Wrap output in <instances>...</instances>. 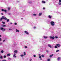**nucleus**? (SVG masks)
<instances>
[{
	"mask_svg": "<svg viewBox=\"0 0 61 61\" xmlns=\"http://www.w3.org/2000/svg\"><path fill=\"white\" fill-rule=\"evenodd\" d=\"M4 19L5 20H7V18L6 17L5 18V17H4V16H3L2 18H1L0 19V21H1V20H2V19H4Z\"/></svg>",
	"mask_w": 61,
	"mask_h": 61,
	"instance_id": "obj_1",
	"label": "nucleus"
},
{
	"mask_svg": "<svg viewBox=\"0 0 61 61\" xmlns=\"http://www.w3.org/2000/svg\"><path fill=\"white\" fill-rule=\"evenodd\" d=\"M0 29L1 30H2L3 31H5L6 30V29H5L4 28H1Z\"/></svg>",
	"mask_w": 61,
	"mask_h": 61,
	"instance_id": "obj_2",
	"label": "nucleus"
},
{
	"mask_svg": "<svg viewBox=\"0 0 61 61\" xmlns=\"http://www.w3.org/2000/svg\"><path fill=\"white\" fill-rule=\"evenodd\" d=\"M1 10L2 11H3V12L4 11V12H5V13H6L7 11L6 10L2 9Z\"/></svg>",
	"mask_w": 61,
	"mask_h": 61,
	"instance_id": "obj_3",
	"label": "nucleus"
},
{
	"mask_svg": "<svg viewBox=\"0 0 61 61\" xmlns=\"http://www.w3.org/2000/svg\"><path fill=\"white\" fill-rule=\"evenodd\" d=\"M51 25H54V22L53 21H51Z\"/></svg>",
	"mask_w": 61,
	"mask_h": 61,
	"instance_id": "obj_4",
	"label": "nucleus"
},
{
	"mask_svg": "<svg viewBox=\"0 0 61 61\" xmlns=\"http://www.w3.org/2000/svg\"><path fill=\"white\" fill-rule=\"evenodd\" d=\"M56 46H57L59 47L60 46V45L59 44H56Z\"/></svg>",
	"mask_w": 61,
	"mask_h": 61,
	"instance_id": "obj_5",
	"label": "nucleus"
},
{
	"mask_svg": "<svg viewBox=\"0 0 61 61\" xmlns=\"http://www.w3.org/2000/svg\"><path fill=\"white\" fill-rule=\"evenodd\" d=\"M2 26H3V27H6V25H1Z\"/></svg>",
	"mask_w": 61,
	"mask_h": 61,
	"instance_id": "obj_6",
	"label": "nucleus"
},
{
	"mask_svg": "<svg viewBox=\"0 0 61 61\" xmlns=\"http://www.w3.org/2000/svg\"><path fill=\"white\" fill-rule=\"evenodd\" d=\"M25 33H26V35H28L29 33H28V32H27V31H24Z\"/></svg>",
	"mask_w": 61,
	"mask_h": 61,
	"instance_id": "obj_7",
	"label": "nucleus"
},
{
	"mask_svg": "<svg viewBox=\"0 0 61 61\" xmlns=\"http://www.w3.org/2000/svg\"><path fill=\"white\" fill-rule=\"evenodd\" d=\"M50 38L51 39H54V36L52 37L51 36H50Z\"/></svg>",
	"mask_w": 61,
	"mask_h": 61,
	"instance_id": "obj_8",
	"label": "nucleus"
},
{
	"mask_svg": "<svg viewBox=\"0 0 61 61\" xmlns=\"http://www.w3.org/2000/svg\"><path fill=\"white\" fill-rule=\"evenodd\" d=\"M16 32H19V30L17 29L16 30Z\"/></svg>",
	"mask_w": 61,
	"mask_h": 61,
	"instance_id": "obj_9",
	"label": "nucleus"
},
{
	"mask_svg": "<svg viewBox=\"0 0 61 61\" xmlns=\"http://www.w3.org/2000/svg\"><path fill=\"white\" fill-rule=\"evenodd\" d=\"M60 59V57H58L57 59V60L58 61H59V60Z\"/></svg>",
	"mask_w": 61,
	"mask_h": 61,
	"instance_id": "obj_10",
	"label": "nucleus"
},
{
	"mask_svg": "<svg viewBox=\"0 0 61 61\" xmlns=\"http://www.w3.org/2000/svg\"><path fill=\"white\" fill-rule=\"evenodd\" d=\"M54 56V55L53 54H52L51 55H50V58H51L52 57V56Z\"/></svg>",
	"mask_w": 61,
	"mask_h": 61,
	"instance_id": "obj_11",
	"label": "nucleus"
},
{
	"mask_svg": "<svg viewBox=\"0 0 61 61\" xmlns=\"http://www.w3.org/2000/svg\"><path fill=\"white\" fill-rule=\"evenodd\" d=\"M55 38H58V37L57 36H56L55 37H54V39Z\"/></svg>",
	"mask_w": 61,
	"mask_h": 61,
	"instance_id": "obj_12",
	"label": "nucleus"
},
{
	"mask_svg": "<svg viewBox=\"0 0 61 61\" xmlns=\"http://www.w3.org/2000/svg\"><path fill=\"white\" fill-rule=\"evenodd\" d=\"M48 46L49 47H50V48H51L52 47H51V45L50 44H48Z\"/></svg>",
	"mask_w": 61,
	"mask_h": 61,
	"instance_id": "obj_13",
	"label": "nucleus"
},
{
	"mask_svg": "<svg viewBox=\"0 0 61 61\" xmlns=\"http://www.w3.org/2000/svg\"><path fill=\"white\" fill-rule=\"evenodd\" d=\"M10 55H11V54L10 53H9V54H8L7 56H10Z\"/></svg>",
	"mask_w": 61,
	"mask_h": 61,
	"instance_id": "obj_14",
	"label": "nucleus"
},
{
	"mask_svg": "<svg viewBox=\"0 0 61 61\" xmlns=\"http://www.w3.org/2000/svg\"><path fill=\"white\" fill-rule=\"evenodd\" d=\"M48 17L49 18H51V16L50 15H49L48 16Z\"/></svg>",
	"mask_w": 61,
	"mask_h": 61,
	"instance_id": "obj_15",
	"label": "nucleus"
},
{
	"mask_svg": "<svg viewBox=\"0 0 61 61\" xmlns=\"http://www.w3.org/2000/svg\"><path fill=\"white\" fill-rule=\"evenodd\" d=\"M42 3H44V4L45 3H46L45 1H42Z\"/></svg>",
	"mask_w": 61,
	"mask_h": 61,
	"instance_id": "obj_16",
	"label": "nucleus"
},
{
	"mask_svg": "<svg viewBox=\"0 0 61 61\" xmlns=\"http://www.w3.org/2000/svg\"><path fill=\"white\" fill-rule=\"evenodd\" d=\"M44 38H45V39L47 38V36H44Z\"/></svg>",
	"mask_w": 61,
	"mask_h": 61,
	"instance_id": "obj_17",
	"label": "nucleus"
},
{
	"mask_svg": "<svg viewBox=\"0 0 61 61\" xmlns=\"http://www.w3.org/2000/svg\"><path fill=\"white\" fill-rule=\"evenodd\" d=\"M41 56L42 57H45V56H44V55H41Z\"/></svg>",
	"mask_w": 61,
	"mask_h": 61,
	"instance_id": "obj_18",
	"label": "nucleus"
},
{
	"mask_svg": "<svg viewBox=\"0 0 61 61\" xmlns=\"http://www.w3.org/2000/svg\"><path fill=\"white\" fill-rule=\"evenodd\" d=\"M55 48H57L58 47H57V46L56 45L55 46Z\"/></svg>",
	"mask_w": 61,
	"mask_h": 61,
	"instance_id": "obj_19",
	"label": "nucleus"
},
{
	"mask_svg": "<svg viewBox=\"0 0 61 61\" xmlns=\"http://www.w3.org/2000/svg\"><path fill=\"white\" fill-rule=\"evenodd\" d=\"M17 51L16 50H15L14 51V53H17Z\"/></svg>",
	"mask_w": 61,
	"mask_h": 61,
	"instance_id": "obj_20",
	"label": "nucleus"
},
{
	"mask_svg": "<svg viewBox=\"0 0 61 61\" xmlns=\"http://www.w3.org/2000/svg\"><path fill=\"white\" fill-rule=\"evenodd\" d=\"M58 4H59V5H61V3L60 2H59L58 3Z\"/></svg>",
	"mask_w": 61,
	"mask_h": 61,
	"instance_id": "obj_21",
	"label": "nucleus"
},
{
	"mask_svg": "<svg viewBox=\"0 0 61 61\" xmlns=\"http://www.w3.org/2000/svg\"><path fill=\"white\" fill-rule=\"evenodd\" d=\"M42 15V13H40L39 14V15L40 16V15Z\"/></svg>",
	"mask_w": 61,
	"mask_h": 61,
	"instance_id": "obj_22",
	"label": "nucleus"
},
{
	"mask_svg": "<svg viewBox=\"0 0 61 61\" xmlns=\"http://www.w3.org/2000/svg\"><path fill=\"white\" fill-rule=\"evenodd\" d=\"M2 24H5V22L2 21Z\"/></svg>",
	"mask_w": 61,
	"mask_h": 61,
	"instance_id": "obj_23",
	"label": "nucleus"
},
{
	"mask_svg": "<svg viewBox=\"0 0 61 61\" xmlns=\"http://www.w3.org/2000/svg\"><path fill=\"white\" fill-rule=\"evenodd\" d=\"M0 59H2V58H3V56H1L0 57Z\"/></svg>",
	"mask_w": 61,
	"mask_h": 61,
	"instance_id": "obj_24",
	"label": "nucleus"
},
{
	"mask_svg": "<svg viewBox=\"0 0 61 61\" xmlns=\"http://www.w3.org/2000/svg\"><path fill=\"white\" fill-rule=\"evenodd\" d=\"M9 19H7V22H9Z\"/></svg>",
	"mask_w": 61,
	"mask_h": 61,
	"instance_id": "obj_25",
	"label": "nucleus"
},
{
	"mask_svg": "<svg viewBox=\"0 0 61 61\" xmlns=\"http://www.w3.org/2000/svg\"><path fill=\"white\" fill-rule=\"evenodd\" d=\"M13 57H16V56H15V55H13Z\"/></svg>",
	"mask_w": 61,
	"mask_h": 61,
	"instance_id": "obj_26",
	"label": "nucleus"
},
{
	"mask_svg": "<svg viewBox=\"0 0 61 61\" xmlns=\"http://www.w3.org/2000/svg\"><path fill=\"white\" fill-rule=\"evenodd\" d=\"M59 52V50H57L56 51V52Z\"/></svg>",
	"mask_w": 61,
	"mask_h": 61,
	"instance_id": "obj_27",
	"label": "nucleus"
},
{
	"mask_svg": "<svg viewBox=\"0 0 61 61\" xmlns=\"http://www.w3.org/2000/svg\"><path fill=\"white\" fill-rule=\"evenodd\" d=\"M24 55H25H25H26L25 52H24Z\"/></svg>",
	"mask_w": 61,
	"mask_h": 61,
	"instance_id": "obj_28",
	"label": "nucleus"
},
{
	"mask_svg": "<svg viewBox=\"0 0 61 61\" xmlns=\"http://www.w3.org/2000/svg\"><path fill=\"white\" fill-rule=\"evenodd\" d=\"M1 52L2 53H3L4 52V51H1Z\"/></svg>",
	"mask_w": 61,
	"mask_h": 61,
	"instance_id": "obj_29",
	"label": "nucleus"
},
{
	"mask_svg": "<svg viewBox=\"0 0 61 61\" xmlns=\"http://www.w3.org/2000/svg\"><path fill=\"white\" fill-rule=\"evenodd\" d=\"M33 15H34L35 16H36V14H33Z\"/></svg>",
	"mask_w": 61,
	"mask_h": 61,
	"instance_id": "obj_30",
	"label": "nucleus"
},
{
	"mask_svg": "<svg viewBox=\"0 0 61 61\" xmlns=\"http://www.w3.org/2000/svg\"><path fill=\"white\" fill-rule=\"evenodd\" d=\"M20 56L21 57H22V56H24V55H20Z\"/></svg>",
	"mask_w": 61,
	"mask_h": 61,
	"instance_id": "obj_31",
	"label": "nucleus"
},
{
	"mask_svg": "<svg viewBox=\"0 0 61 61\" xmlns=\"http://www.w3.org/2000/svg\"><path fill=\"white\" fill-rule=\"evenodd\" d=\"M14 25H17V23H14Z\"/></svg>",
	"mask_w": 61,
	"mask_h": 61,
	"instance_id": "obj_32",
	"label": "nucleus"
},
{
	"mask_svg": "<svg viewBox=\"0 0 61 61\" xmlns=\"http://www.w3.org/2000/svg\"><path fill=\"white\" fill-rule=\"evenodd\" d=\"M4 58H6V56H3Z\"/></svg>",
	"mask_w": 61,
	"mask_h": 61,
	"instance_id": "obj_33",
	"label": "nucleus"
},
{
	"mask_svg": "<svg viewBox=\"0 0 61 61\" xmlns=\"http://www.w3.org/2000/svg\"><path fill=\"white\" fill-rule=\"evenodd\" d=\"M50 59H47V61H50Z\"/></svg>",
	"mask_w": 61,
	"mask_h": 61,
	"instance_id": "obj_34",
	"label": "nucleus"
},
{
	"mask_svg": "<svg viewBox=\"0 0 61 61\" xmlns=\"http://www.w3.org/2000/svg\"><path fill=\"white\" fill-rule=\"evenodd\" d=\"M59 1L60 3H61V0H59Z\"/></svg>",
	"mask_w": 61,
	"mask_h": 61,
	"instance_id": "obj_35",
	"label": "nucleus"
},
{
	"mask_svg": "<svg viewBox=\"0 0 61 61\" xmlns=\"http://www.w3.org/2000/svg\"><path fill=\"white\" fill-rule=\"evenodd\" d=\"M25 48H27V46H25Z\"/></svg>",
	"mask_w": 61,
	"mask_h": 61,
	"instance_id": "obj_36",
	"label": "nucleus"
},
{
	"mask_svg": "<svg viewBox=\"0 0 61 61\" xmlns=\"http://www.w3.org/2000/svg\"><path fill=\"white\" fill-rule=\"evenodd\" d=\"M2 41V40H1V38H0V41Z\"/></svg>",
	"mask_w": 61,
	"mask_h": 61,
	"instance_id": "obj_37",
	"label": "nucleus"
},
{
	"mask_svg": "<svg viewBox=\"0 0 61 61\" xmlns=\"http://www.w3.org/2000/svg\"><path fill=\"white\" fill-rule=\"evenodd\" d=\"M5 40H3V42H5Z\"/></svg>",
	"mask_w": 61,
	"mask_h": 61,
	"instance_id": "obj_38",
	"label": "nucleus"
},
{
	"mask_svg": "<svg viewBox=\"0 0 61 61\" xmlns=\"http://www.w3.org/2000/svg\"><path fill=\"white\" fill-rule=\"evenodd\" d=\"M16 55V54L14 53V55L13 56H15Z\"/></svg>",
	"mask_w": 61,
	"mask_h": 61,
	"instance_id": "obj_39",
	"label": "nucleus"
},
{
	"mask_svg": "<svg viewBox=\"0 0 61 61\" xmlns=\"http://www.w3.org/2000/svg\"><path fill=\"white\" fill-rule=\"evenodd\" d=\"M10 8H8V10H10Z\"/></svg>",
	"mask_w": 61,
	"mask_h": 61,
	"instance_id": "obj_40",
	"label": "nucleus"
},
{
	"mask_svg": "<svg viewBox=\"0 0 61 61\" xmlns=\"http://www.w3.org/2000/svg\"><path fill=\"white\" fill-rule=\"evenodd\" d=\"M43 9H44V10L45 9V7H43Z\"/></svg>",
	"mask_w": 61,
	"mask_h": 61,
	"instance_id": "obj_41",
	"label": "nucleus"
},
{
	"mask_svg": "<svg viewBox=\"0 0 61 61\" xmlns=\"http://www.w3.org/2000/svg\"><path fill=\"white\" fill-rule=\"evenodd\" d=\"M34 57H36V55H34Z\"/></svg>",
	"mask_w": 61,
	"mask_h": 61,
	"instance_id": "obj_42",
	"label": "nucleus"
},
{
	"mask_svg": "<svg viewBox=\"0 0 61 61\" xmlns=\"http://www.w3.org/2000/svg\"><path fill=\"white\" fill-rule=\"evenodd\" d=\"M41 58V56H40L39 57V58Z\"/></svg>",
	"mask_w": 61,
	"mask_h": 61,
	"instance_id": "obj_43",
	"label": "nucleus"
},
{
	"mask_svg": "<svg viewBox=\"0 0 61 61\" xmlns=\"http://www.w3.org/2000/svg\"><path fill=\"white\" fill-rule=\"evenodd\" d=\"M2 61H6V60H3Z\"/></svg>",
	"mask_w": 61,
	"mask_h": 61,
	"instance_id": "obj_44",
	"label": "nucleus"
},
{
	"mask_svg": "<svg viewBox=\"0 0 61 61\" xmlns=\"http://www.w3.org/2000/svg\"><path fill=\"white\" fill-rule=\"evenodd\" d=\"M46 51L47 52V53L48 52V51L47 50Z\"/></svg>",
	"mask_w": 61,
	"mask_h": 61,
	"instance_id": "obj_45",
	"label": "nucleus"
},
{
	"mask_svg": "<svg viewBox=\"0 0 61 61\" xmlns=\"http://www.w3.org/2000/svg\"><path fill=\"white\" fill-rule=\"evenodd\" d=\"M12 30V29H9V30Z\"/></svg>",
	"mask_w": 61,
	"mask_h": 61,
	"instance_id": "obj_46",
	"label": "nucleus"
},
{
	"mask_svg": "<svg viewBox=\"0 0 61 61\" xmlns=\"http://www.w3.org/2000/svg\"><path fill=\"white\" fill-rule=\"evenodd\" d=\"M10 24H12V22H10Z\"/></svg>",
	"mask_w": 61,
	"mask_h": 61,
	"instance_id": "obj_47",
	"label": "nucleus"
},
{
	"mask_svg": "<svg viewBox=\"0 0 61 61\" xmlns=\"http://www.w3.org/2000/svg\"><path fill=\"white\" fill-rule=\"evenodd\" d=\"M34 28H36V27H34Z\"/></svg>",
	"mask_w": 61,
	"mask_h": 61,
	"instance_id": "obj_48",
	"label": "nucleus"
},
{
	"mask_svg": "<svg viewBox=\"0 0 61 61\" xmlns=\"http://www.w3.org/2000/svg\"><path fill=\"white\" fill-rule=\"evenodd\" d=\"M39 56H41V55L40 54H39Z\"/></svg>",
	"mask_w": 61,
	"mask_h": 61,
	"instance_id": "obj_49",
	"label": "nucleus"
},
{
	"mask_svg": "<svg viewBox=\"0 0 61 61\" xmlns=\"http://www.w3.org/2000/svg\"><path fill=\"white\" fill-rule=\"evenodd\" d=\"M32 61V59H31L29 61Z\"/></svg>",
	"mask_w": 61,
	"mask_h": 61,
	"instance_id": "obj_50",
	"label": "nucleus"
},
{
	"mask_svg": "<svg viewBox=\"0 0 61 61\" xmlns=\"http://www.w3.org/2000/svg\"><path fill=\"white\" fill-rule=\"evenodd\" d=\"M1 35H0V37H1Z\"/></svg>",
	"mask_w": 61,
	"mask_h": 61,
	"instance_id": "obj_51",
	"label": "nucleus"
},
{
	"mask_svg": "<svg viewBox=\"0 0 61 61\" xmlns=\"http://www.w3.org/2000/svg\"><path fill=\"white\" fill-rule=\"evenodd\" d=\"M1 14L2 15H3V14L2 13Z\"/></svg>",
	"mask_w": 61,
	"mask_h": 61,
	"instance_id": "obj_52",
	"label": "nucleus"
},
{
	"mask_svg": "<svg viewBox=\"0 0 61 61\" xmlns=\"http://www.w3.org/2000/svg\"><path fill=\"white\" fill-rule=\"evenodd\" d=\"M54 25H55V23L54 22Z\"/></svg>",
	"mask_w": 61,
	"mask_h": 61,
	"instance_id": "obj_53",
	"label": "nucleus"
},
{
	"mask_svg": "<svg viewBox=\"0 0 61 61\" xmlns=\"http://www.w3.org/2000/svg\"><path fill=\"white\" fill-rule=\"evenodd\" d=\"M40 60H42V59L41 58H40Z\"/></svg>",
	"mask_w": 61,
	"mask_h": 61,
	"instance_id": "obj_54",
	"label": "nucleus"
},
{
	"mask_svg": "<svg viewBox=\"0 0 61 61\" xmlns=\"http://www.w3.org/2000/svg\"><path fill=\"white\" fill-rule=\"evenodd\" d=\"M8 59H10V58H9Z\"/></svg>",
	"mask_w": 61,
	"mask_h": 61,
	"instance_id": "obj_55",
	"label": "nucleus"
},
{
	"mask_svg": "<svg viewBox=\"0 0 61 61\" xmlns=\"http://www.w3.org/2000/svg\"><path fill=\"white\" fill-rule=\"evenodd\" d=\"M9 15H10V14H9Z\"/></svg>",
	"mask_w": 61,
	"mask_h": 61,
	"instance_id": "obj_56",
	"label": "nucleus"
},
{
	"mask_svg": "<svg viewBox=\"0 0 61 61\" xmlns=\"http://www.w3.org/2000/svg\"><path fill=\"white\" fill-rule=\"evenodd\" d=\"M23 19V18H21V19Z\"/></svg>",
	"mask_w": 61,
	"mask_h": 61,
	"instance_id": "obj_57",
	"label": "nucleus"
}]
</instances>
